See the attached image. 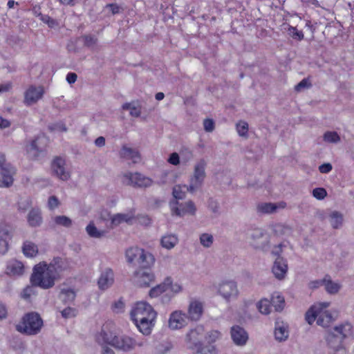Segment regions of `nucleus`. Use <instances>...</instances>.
Instances as JSON below:
<instances>
[{"label": "nucleus", "mask_w": 354, "mask_h": 354, "mask_svg": "<svg viewBox=\"0 0 354 354\" xmlns=\"http://www.w3.org/2000/svg\"><path fill=\"white\" fill-rule=\"evenodd\" d=\"M218 292L226 300L235 298L238 295V289L235 282L225 281L219 285Z\"/></svg>", "instance_id": "nucleus-14"}, {"label": "nucleus", "mask_w": 354, "mask_h": 354, "mask_svg": "<svg viewBox=\"0 0 354 354\" xmlns=\"http://www.w3.org/2000/svg\"><path fill=\"white\" fill-rule=\"evenodd\" d=\"M178 238L174 234H167L162 237L160 240L161 245L166 249L173 248L178 243Z\"/></svg>", "instance_id": "nucleus-31"}, {"label": "nucleus", "mask_w": 354, "mask_h": 354, "mask_svg": "<svg viewBox=\"0 0 354 354\" xmlns=\"http://www.w3.org/2000/svg\"><path fill=\"white\" fill-rule=\"evenodd\" d=\"M230 335L233 342L237 346H243L248 340V333L243 328L238 325L231 328Z\"/></svg>", "instance_id": "nucleus-15"}, {"label": "nucleus", "mask_w": 354, "mask_h": 354, "mask_svg": "<svg viewBox=\"0 0 354 354\" xmlns=\"http://www.w3.org/2000/svg\"><path fill=\"white\" fill-rule=\"evenodd\" d=\"M133 221H136L138 223L144 225H149L151 223V218L147 215L133 216Z\"/></svg>", "instance_id": "nucleus-52"}, {"label": "nucleus", "mask_w": 354, "mask_h": 354, "mask_svg": "<svg viewBox=\"0 0 354 354\" xmlns=\"http://www.w3.org/2000/svg\"><path fill=\"white\" fill-rule=\"evenodd\" d=\"M43 86H30L24 93V104L27 106L37 102L44 95Z\"/></svg>", "instance_id": "nucleus-10"}, {"label": "nucleus", "mask_w": 354, "mask_h": 354, "mask_svg": "<svg viewBox=\"0 0 354 354\" xmlns=\"http://www.w3.org/2000/svg\"><path fill=\"white\" fill-rule=\"evenodd\" d=\"M326 195L327 192L324 188L317 187L313 190V196L318 200L324 199Z\"/></svg>", "instance_id": "nucleus-48"}, {"label": "nucleus", "mask_w": 354, "mask_h": 354, "mask_svg": "<svg viewBox=\"0 0 354 354\" xmlns=\"http://www.w3.org/2000/svg\"><path fill=\"white\" fill-rule=\"evenodd\" d=\"M48 128L50 131H57L64 132V131H66V130H67V128L66 127L64 123H63L62 122L52 124L51 125H50L48 127Z\"/></svg>", "instance_id": "nucleus-50"}, {"label": "nucleus", "mask_w": 354, "mask_h": 354, "mask_svg": "<svg viewBox=\"0 0 354 354\" xmlns=\"http://www.w3.org/2000/svg\"><path fill=\"white\" fill-rule=\"evenodd\" d=\"M126 257L129 263L136 261L142 268H149L154 261L151 254L145 252L143 249L138 247H131L127 250Z\"/></svg>", "instance_id": "nucleus-7"}, {"label": "nucleus", "mask_w": 354, "mask_h": 354, "mask_svg": "<svg viewBox=\"0 0 354 354\" xmlns=\"http://www.w3.org/2000/svg\"><path fill=\"white\" fill-rule=\"evenodd\" d=\"M199 330H203L202 328H196L192 329L189 331V333L187 335V339L190 343L194 344L196 346L199 344L201 345V342L198 336L199 335Z\"/></svg>", "instance_id": "nucleus-36"}, {"label": "nucleus", "mask_w": 354, "mask_h": 354, "mask_svg": "<svg viewBox=\"0 0 354 354\" xmlns=\"http://www.w3.org/2000/svg\"><path fill=\"white\" fill-rule=\"evenodd\" d=\"M312 84L310 82L308 78H304L295 86V89L296 91H300L303 88H310Z\"/></svg>", "instance_id": "nucleus-51"}, {"label": "nucleus", "mask_w": 354, "mask_h": 354, "mask_svg": "<svg viewBox=\"0 0 354 354\" xmlns=\"http://www.w3.org/2000/svg\"><path fill=\"white\" fill-rule=\"evenodd\" d=\"M24 272V266L21 261L17 260L10 261L6 266V272L9 276H20Z\"/></svg>", "instance_id": "nucleus-21"}, {"label": "nucleus", "mask_w": 354, "mask_h": 354, "mask_svg": "<svg viewBox=\"0 0 354 354\" xmlns=\"http://www.w3.org/2000/svg\"><path fill=\"white\" fill-rule=\"evenodd\" d=\"M140 109L139 107L132 106L130 110V114L134 117H138L140 115Z\"/></svg>", "instance_id": "nucleus-64"}, {"label": "nucleus", "mask_w": 354, "mask_h": 354, "mask_svg": "<svg viewBox=\"0 0 354 354\" xmlns=\"http://www.w3.org/2000/svg\"><path fill=\"white\" fill-rule=\"evenodd\" d=\"M107 7L111 8V11L113 15L118 14L120 11V7L116 3H109Z\"/></svg>", "instance_id": "nucleus-63"}, {"label": "nucleus", "mask_w": 354, "mask_h": 354, "mask_svg": "<svg viewBox=\"0 0 354 354\" xmlns=\"http://www.w3.org/2000/svg\"><path fill=\"white\" fill-rule=\"evenodd\" d=\"M272 306V301L266 299H263L258 302L257 306L261 313L268 315L270 313Z\"/></svg>", "instance_id": "nucleus-33"}, {"label": "nucleus", "mask_w": 354, "mask_h": 354, "mask_svg": "<svg viewBox=\"0 0 354 354\" xmlns=\"http://www.w3.org/2000/svg\"><path fill=\"white\" fill-rule=\"evenodd\" d=\"M196 189L194 183H192L188 187L186 185H177L173 188V196L176 199H183L185 196L186 192L189 190L193 192Z\"/></svg>", "instance_id": "nucleus-25"}, {"label": "nucleus", "mask_w": 354, "mask_h": 354, "mask_svg": "<svg viewBox=\"0 0 354 354\" xmlns=\"http://www.w3.org/2000/svg\"><path fill=\"white\" fill-rule=\"evenodd\" d=\"M329 302L315 304L306 313V320L309 324H313L315 320L319 326L326 328L334 320L332 314L327 310Z\"/></svg>", "instance_id": "nucleus-4"}, {"label": "nucleus", "mask_w": 354, "mask_h": 354, "mask_svg": "<svg viewBox=\"0 0 354 354\" xmlns=\"http://www.w3.org/2000/svg\"><path fill=\"white\" fill-rule=\"evenodd\" d=\"M324 286L326 291L330 294L337 293L340 288V285L339 283L333 282L328 275L325 277Z\"/></svg>", "instance_id": "nucleus-34"}, {"label": "nucleus", "mask_w": 354, "mask_h": 354, "mask_svg": "<svg viewBox=\"0 0 354 354\" xmlns=\"http://www.w3.org/2000/svg\"><path fill=\"white\" fill-rule=\"evenodd\" d=\"M120 156L124 158L131 159L133 163H137L141 160L140 155L138 151L125 146L121 149Z\"/></svg>", "instance_id": "nucleus-26"}, {"label": "nucleus", "mask_w": 354, "mask_h": 354, "mask_svg": "<svg viewBox=\"0 0 354 354\" xmlns=\"http://www.w3.org/2000/svg\"><path fill=\"white\" fill-rule=\"evenodd\" d=\"M324 140L328 142L336 143L340 140V137L335 131H327L324 134Z\"/></svg>", "instance_id": "nucleus-44"}, {"label": "nucleus", "mask_w": 354, "mask_h": 354, "mask_svg": "<svg viewBox=\"0 0 354 354\" xmlns=\"http://www.w3.org/2000/svg\"><path fill=\"white\" fill-rule=\"evenodd\" d=\"M203 310V304L198 300L193 299L189 302L187 315L189 321L197 322L201 318Z\"/></svg>", "instance_id": "nucleus-13"}, {"label": "nucleus", "mask_w": 354, "mask_h": 354, "mask_svg": "<svg viewBox=\"0 0 354 354\" xmlns=\"http://www.w3.org/2000/svg\"><path fill=\"white\" fill-rule=\"evenodd\" d=\"M0 187H8L13 183L15 169L10 163L6 162L5 155L1 153H0Z\"/></svg>", "instance_id": "nucleus-8"}, {"label": "nucleus", "mask_w": 354, "mask_h": 354, "mask_svg": "<svg viewBox=\"0 0 354 354\" xmlns=\"http://www.w3.org/2000/svg\"><path fill=\"white\" fill-rule=\"evenodd\" d=\"M330 223L333 228H338L342 225L343 222V216L337 212H333L330 215Z\"/></svg>", "instance_id": "nucleus-37"}, {"label": "nucleus", "mask_w": 354, "mask_h": 354, "mask_svg": "<svg viewBox=\"0 0 354 354\" xmlns=\"http://www.w3.org/2000/svg\"><path fill=\"white\" fill-rule=\"evenodd\" d=\"M288 270V265L286 261L281 257H278L274 261L272 272L276 278L282 279Z\"/></svg>", "instance_id": "nucleus-19"}, {"label": "nucleus", "mask_w": 354, "mask_h": 354, "mask_svg": "<svg viewBox=\"0 0 354 354\" xmlns=\"http://www.w3.org/2000/svg\"><path fill=\"white\" fill-rule=\"evenodd\" d=\"M39 140H44L45 144L47 142V138L45 136H38L36 139L31 142L30 145L27 148V153L30 154V156L32 158H36L42 149H39L37 146V142Z\"/></svg>", "instance_id": "nucleus-24"}, {"label": "nucleus", "mask_w": 354, "mask_h": 354, "mask_svg": "<svg viewBox=\"0 0 354 354\" xmlns=\"http://www.w3.org/2000/svg\"><path fill=\"white\" fill-rule=\"evenodd\" d=\"M32 205L31 201L29 198L27 199H21L20 201L18 202V208L19 210L26 211Z\"/></svg>", "instance_id": "nucleus-54"}, {"label": "nucleus", "mask_w": 354, "mask_h": 354, "mask_svg": "<svg viewBox=\"0 0 354 354\" xmlns=\"http://www.w3.org/2000/svg\"><path fill=\"white\" fill-rule=\"evenodd\" d=\"M123 183L133 187H147L151 185V178L142 175L140 173H127L123 176Z\"/></svg>", "instance_id": "nucleus-9"}, {"label": "nucleus", "mask_w": 354, "mask_h": 354, "mask_svg": "<svg viewBox=\"0 0 354 354\" xmlns=\"http://www.w3.org/2000/svg\"><path fill=\"white\" fill-rule=\"evenodd\" d=\"M27 219L30 226H39L42 222L41 211L39 209H31L28 213Z\"/></svg>", "instance_id": "nucleus-27"}, {"label": "nucleus", "mask_w": 354, "mask_h": 354, "mask_svg": "<svg viewBox=\"0 0 354 354\" xmlns=\"http://www.w3.org/2000/svg\"><path fill=\"white\" fill-rule=\"evenodd\" d=\"M201 244L205 247H209L213 243V236L208 234H203L200 237Z\"/></svg>", "instance_id": "nucleus-49"}, {"label": "nucleus", "mask_w": 354, "mask_h": 354, "mask_svg": "<svg viewBox=\"0 0 354 354\" xmlns=\"http://www.w3.org/2000/svg\"><path fill=\"white\" fill-rule=\"evenodd\" d=\"M34 294V290H33V287L32 286H27L26 288H25L22 292H21V297L25 299H29L31 295H32Z\"/></svg>", "instance_id": "nucleus-58"}, {"label": "nucleus", "mask_w": 354, "mask_h": 354, "mask_svg": "<svg viewBox=\"0 0 354 354\" xmlns=\"http://www.w3.org/2000/svg\"><path fill=\"white\" fill-rule=\"evenodd\" d=\"M333 167L330 163H324L319 167V170L322 174H327L332 170Z\"/></svg>", "instance_id": "nucleus-61"}, {"label": "nucleus", "mask_w": 354, "mask_h": 354, "mask_svg": "<svg viewBox=\"0 0 354 354\" xmlns=\"http://www.w3.org/2000/svg\"><path fill=\"white\" fill-rule=\"evenodd\" d=\"M221 337V333L216 330L209 331L205 336V339L209 344L214 343Z\"/></svg>", "instance_id": "nucleus-46"}, {"label": "nucleus", "mask_w": 354, "mask_h": 354, "mask_svg": "<svg viewBox=\"0 0 354 354\" xmlns=\"http://www.w3.org/2000/svg\"><path fill=\"white\" fill-rule=\"evenodd\" d=\"M64 165V159L60 157H56L51 164V167L54 174L59 179L66 180L70 177V174L65 170Z\"/></svg>", "instance_id": "nucleus-16"}, {"label": "nucleus", "mask_w": 354, "mask_h": 354, "mask_svg": "<svg viewBox=\"0 0 354 354\" xmlns=\"http://www.w3.org/2000/svg\"><path fill=\"white\" fill-rule=\"evenodd\" d=\"M131 319L140 333L145 335L151 334L157 316L152 306L145 301H138L130 313Z\"/></svg>", "instance_id": "nucleus-2"}, {"label": "nucleus", "mask_w": 354, "mask_h": 354, "mask_svg": "<svg viewBox=\"0 0 354 354\" xmlns=\"http://www.w3.org/2000/svg\"><path fill=\"white\" fill-rule=\"evenodd\" d=\"M22 250L24 255L29 257H35L38 253L37 245L28 241L24 243Z\"/></svg>", "instance_id": "nucleus-30"}, {"label": "nucleus", "mask_w": 354, "mask_h": 354, "mask_svg": "<svg viewBox=\"0 0 354 354\" xmlns=\"http://www.w3.org/2000/svg\"><path fill=\"white\" fill-rule=\"evenodd\" d=\"M288 32L290 37L294 39L301 41L304 39L303 32L301 30H298L296 27L288 26Z\"/></svg>", "instance_id": "nucleus-41"}, {"label": "nucleus", "mask_w": 354, "mask_h": 354, "mask_svg": "<svg viewBox=\"0 0 354 354\" xmlns=\"http://www.w3.org/2000/svg\"><path fill=\"white\" fill-rule=\"evenodd\" d=\"M133 215H129L128 214H117L111 218V225H118L123 222L127 223H132L133 221Z\"/></svg>", "instance_id": "nucleus-28"}, {"label": "nucleus", "mask_w": 354, "mask_h": 354, "mask_svg": "<svg viewBox=\"0 0 354 354\" xmlns=\"http://www.w3.org/2000/svg\"><path fill=\"white\" fill-rule=\"evenodd\" d=\"M59 205V201L56 196H52L48 198V206L50 209H54L55 208L57 207Z\"/></svg>", "instance_id": "nucleus-57"}, {"label": "nucleus", "mask_w": 354, "mask_h": 354, "mask_svg": "<svg viewBox=\"0 0 354 354\" xmlns=\"http://www.w3.org/2000/svg\"><path fill=\"white\" fill-rule=\"evenodd\" d=\"M277 209V206L275 204L270 203H266L259 204L257 206V210L262 213H272Z\"/></svg>", "instance_id": "nucleus-39"}, {"label": "nucleus", "mask_w": 354, "mask_h": 354, "mask_svg": "<svg viewBox=\"0 0 354 354\" xmlns=\"http://www.w3.org/2000/svg\"><path fill=\"white\" fill-rule=\"evenodd\" d=\"M324 284H325V278L322 280H315V281H310L309 283L308 286L310 289H315V288H317L322 286H324Z\"/></svg>", "instance_id": "nucleus-60"}, {"label": "nucleus", "mask_w": 354, "mask_h": 354, "mask_svg": "<svg viewBox=\"0 0 354 354\" xmlns=\"http://www.w3.org/2000/svg\"><path fill=\"white\" fill-rule=\"evenodd\" d=\"M49 265L53 267L57 278H59L61 272L68 268L66 260L60 257L54 258Z\"/></svg>", "instance_id": "nucleus-23"}, {"label": "nucleus", "mask_w": 354, "mask_h": 354, "mask_svg": "<svg viewBox=\"0 0 354 354\" xmlns=\"http://www.w3.org/2000/svg\"><path fill=\"white\" fill-rule=\"evenodd\" d=\"M165 287L167 291H171L174 293H178L181 291L182 287L178 283H173L171 277H167L165 279Z\"/></svg>", "instance_id": "nucleus-38"}, {"label": "nucleus", "mask_w": 354, "mask_h": 354, "mask_svg": "<svg viewBox=\"0 0 354 354\" xmlns=\"http://www.w3.org/2000/svg\"><path fill=\"white\" fill-rule=\"evenodd\" d=\"M236 131L239 136H246L248 132V124L246 122L239 121L236 126Z\"/></svg>", "instance_id": "nucleus-47"}, {"label": "nucleus", "mask_w": 354, "mask_h": 354, "mask_svg": "<svg viewBox=\"0 0 354 354\" xmlns=\"http://www.w3.org/2000/svg\"><path fill=\"white\" fill-rule=\"evenodd\" d=\"M52 266L46 262H41L33 268V272L30 277V281L34 286L43 289H48L55 285L57 279Z\"/></svg>", "instance_id": "nucleus-3"}, {"label": "nucleus", "mask_w": 354, "mask_h": 354, "mask_svg": "<svg viewBox=\"0 0 354 354\" xmlns=\"http://www.w3.org/2000/svg\"><path fill=\"white\" fill-rule=\"evenodd\" d=\"M53 221L57 225L68 227L72 224V221L66 216H57L54 217Z\"/></svg>", "instance_id": "nucleus-43"}, {"label": "nucleus", "mask_w": 354, "mask_h": 354, "mask_svg": "<svg viewBox=\"0 0 354 354\" xmlns=\"http://www.w3.org/2000/svg\"><path fill=\"white\" fill-rule=\"evenodd\" d=\"M353 326L351 324L346 322L339 326H335L333 328V331L329 333L326 338L328 344L333 347V342H335L337 344V349L334 354H344L345 351L342 346V341L348 335L352 333Z\"/></svg>", "instance_id": "nucleus-6"}, {"label": "nucleus", "mask_w": 354, "mask_h": 354, "mask_svg": "<svg viewBox=\"0 0 354 354\" xmlns=\"http://www.w3.org/2000/svg\"><path fill=\"white\" fill-rule=\"evenodd\" d=\"M11 238L10 226L1 223L0 224V254H4L8 248V241Z\"/></svg>", "instance_id": "nucleus-18"}, {"label": "nucleus", "mask_w": 354, "mask_h": 354, "mask_svg": "<svg viewBox=\"0 0 354 354\" xmlns=\"http://www.w3.org/2000/svg\"><path fill=\"white\" fill-rule=\"evenodd\" d=\"M124 308V304L121 299L115 302L111 306L112 310L117 313L123 311Z\"/></svg>", "instance_id": "nucleus-55"}, {"label": "nucleus", "mask_w": 354, "mask_h": 354, "mask_svg": "<svg viewBox=\"0 0 354 354\" xmlns=\"http://www.w3.org/2000/svg\"><path fill=\"white\" fill-rule=\"evenodd\" d=\"M205 162L203 160H201L198 162L195 166L194 169V181L195 188H197L198 186L201 185L202 181L203 180L205 174Z\"/></svg>", "instance_id": "nucleus-22"}, {"label": "nucleus", "mask_w": 354, "mask_h": 354, "mask_svg": "<svg viewBox=\"0 0 354 354\" xmlns=\"http://www.w3.org/2000/svg\"><path fill=\"white\" fill-rule=\"evenodd\" d=\"M166 291H167V288L165 287V281H164L162 283L159 284V285L156 286V287L152 288L150 290L149 295L151 297H158L159 295H160L162 292H166Z\"/></svg>", "instance_id": "nucleus-42"}, {"label": "nucleus", "mask_w": 354, "mask_h": 354, "mask_svg": "<svg viewBox=\"0 0 354 354\" xmlns=\"http://www.w3.org/2000/svg\"><path fill=\"white\" fill-rule=\"evenodd\" d=\"M135 277L138 286L141 287H147L154 281V275L148 270L141 269L135 272Z\"/></svg>", "instance_id": "nucleus-17"}, {"label": "nucleus", "mask_w": 354, "mask_h": 354, "mask_svg": "<svg viewBox=\"0 0 354 354\" xmlns=\"http://www.w3.org/2000/svg\"><path fill=\"white\" fill-rule=\"evenodd\" d=\"M173 215L184 216L187 214H194L196 210L194 203L189 201L185 204H178L177 201L170 203Z\"/></svg>", "instance_id": "nucleus-11"}, {"label": "nucleus", "mask_w": 354, "mask_h": 354, "mask_svg": "<svg viewBox=\"0 0 354 354\" xmlns=\"http://www.w3.org/2000/svg\"><path fill=\"white\" fill-rule=\"evenodd\" d=\"M114 325L112 322H107L102 326L101 332L96 335V341L100 344H107L115 348L129 351L136 346H142L144 342H137L134 338L127 336H117L114 331Z\"/></svg>", "instance_id": "nucleus-1"}, {"label": "nucleus", "mask_w": 354, "mask_h": 354, "mask_svg": "<svg viewBox=\"0 0 354 354\" xmlns=\"http://www.w3.org/2000/svg\"><path fill=\"white\" fill-rule=\"evenodd\" d=\"M62 316L64 318H71L76 315V310L73 308L68 307L64 309L62 312Z\"/></svg>", "instance_id": "nucleus-53"}, {"label": "nucleus", "mask_w": 354, "mask_h": 354, "mask_svg": "<svg viewBox=\"0 0 354 354\" xmlns=\"http://www.w3.org/2000/svg\"><path fill=\"white\" fill-rule=\"evenodd\" d=\"M43 326V320L40 315L35 312L25 314L21 321L17 325V330L28 335L39 333Z\"/></svg>", "instance_id": "nucleus-5"}, {"label": "nucleus", "mask_w": 354, "mask_h": 354, "mask_svg": "<svg viewBox=\"0 0 354 354\" xmlns=\"http://www.w3.org/2000/svg\"><path fill=\"white\" fill-rule=\"evenodd\" d=\"M77 75L75 73H68L66 75V80L69 84H73L76 82Z\"/></svg>", "instance_id": "nucleus-62"}, {"label": "nucleus", "mask_w": 354, "mask_h": 354, "mask_svg": "<svg viewBox=\"0 0 354 354\" xmlns=\"http://www.w3.org/2000/svg\"><path fill=\"white\" fill-rule=\"evenodd\" d=\"M86 232L88 234L94 238H100L103 236L106 231L104 230H98L97 227L95 226L93 222H91L87 226H86Z\"/></svg>", "instance_id": "nucleus-35"}, {"label": "nucleus", "mask_w": 354, "mask_h": 354, "mask_svg": "<svg viewBox=\"0 0 354 354\" xmlns=\"http://www.w3.org/2000/svg\"><path fill=\"white\" fill-rule=\"evenodd\" d=\"M272 304L274 307L276 311H281L285 306V300L283 297L281 295L272 297Z\"/></svg>", "instance_id": "nucleus-40"}, {"label": "nucleus", "mask_w": 354, "mask_h": 354, "mask_svg": "<svg viewBox=\"0 0 354 354\" xmlns=\"http://www.w3.org/2000/svg\"><path fill=\"white\" fill-rule=\"evenodd\" d=\"M82 38L84 41V45L88 48L93 47L97 42V38L94 35H84Z\"/></svg>", "instance_id": "nucleus-45"}, {"label": "nucleus", "mask_w": 354, "mask_h": 354, "mask_svg": "<svg viewBox=\"0 0 354 354\" xmlns=\"http://www.w3.org/2000/svg\"><path fill=\"white\" fill-rule=\"evenodd\" d=\"M168 162L173 165H178L180 162L179 156L177 153H172L169 159Z\"/></svg>", "instance_id": "nucleus-59"}, {"label": "nucleus", "mask_w": 354, "mask_h": 354, "mask_svg": "<svg viewBox=\"0 0 354 354\" xmlns=\"http://www.w3.org/2000/svg\"><path fill=\"white\" fill-rule=\"evenodd\" d=\"M274 337L278 341H284L288 337V331L283 326H279V323H276L274 329Z\"/></svg>", "instance_id": "nucleus-32"}, {"label": "nucleus", "mask_w": 354, "mask_h": 354, "mask_svg": "<svg viewBox=\"0 0 354 354\" xmlns=\"http://www.w3.org/2000/svg\"><path fill=\"white\" fill-rule=\"evenodd\" d=\"M189 321L187 315L181 310L173 312L169 319V326L171 329H180L187 325Z\"/></svg>", "instance_id": "nucleus-12"}, {"label": "nucleus", "mask_w": 354, "mask_h": 354, "mask_svg": "<svg viewBox=\"0 0 354 354\" xmlns=\"http://www.w3.org/2000/svg\"><path fill=\"white\" fill-rule=\"evenodd\" d=\"M76 297V293L73 289L62 288L60 291L59 297L64 304L73 302Z\"/></svg>", "instance_id": "nucleus-29"}, {"label": "nucleus", "mask_w": 354, "mask_h": 354, "mask_svg": "<svg viewBox=\"0 0 354 354\" xmlns=\"http://www.w3.org/2000/svg\"><path fill=\"white\" fill-rule=\"evenodd\" d=\"M203 126L207 132H212L214 129V122L212 119L207 118L203 122Z\"/></svg>", "instance_id": "nucleus-56"}, {"label": "nucleus", "mask_w": 354, "mask_h": 354, "mask_svg": "<svg viewBox=\"0 0 354 354\" xmlns=\"http://www.w3.org/2000/svg\"><path fill=\"white\" fill-rule=\"evenodd\" d=\"M114 281V274L111 269H106L102 272L98 279L97 284L101 290H106L111 286Z\"/></svg>", "instance_id": "nucleus-20"}]
</instances>
